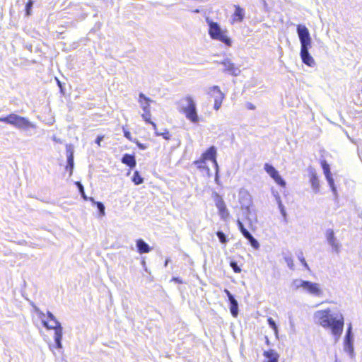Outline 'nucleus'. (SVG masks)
<instances>
[{
    "instance_id": "obj_24",
    "label": "nucleus",
    "mask_w": 362,
    "mask_h": 362,
    "mask_svg": "<svg viewBox=\"0 0 362 362\" xmlns=\"http://www.w3.org/2000/svg\"><path fill=\"white\" fill-rule=\"evenodd\" d=\"M310 182L314 190L318 191L320 188V182L317 176L316 173L314 170H311L309 174Z\"/></svg>"
},
{
    "instance_id": "obj_31",
    "label": "nucleus",
    "mask_w": 362,
    "mask_h": 362,
    "mask_svg": "<svg viewBox=\"0 0 362 362\" xmlns=\"http://www.w3.org/2000/svg\"><path fill=\"white\" fill-rule=\"evenodd\" d=\"M33 5V1H28L25 6V16L28 17L31 15V9Z\"/></svg>"
},
{
    "instance_id": "obj_13",
    "label": "nucleus",
    "mask_w": 362,
    "mask_h": 362,
    "mask_svg": "<svg viewBox=\"0 0 362 362\" xmlns=\"http://www.w3.org/2000/svg\"><path fill=\"white\" fill-rule=\"evenodd\" d=\"M320 164H321L322 168L323 169V172L325 175V177L329 182V185L332 188H334V180L332 177L329 164L327 163V161L325 160H321Z\"/></svg>"
},
{
    "instance_id": "obj_2",
    "label": "nucleus",
    "mask_w": 362,
    "mask_h": 362,
    "mask_svg": "<svg viewBox=\"0 0 362 362\" xmlns=\"http://www.w3.org/2000/svg\"><path fill=\"white\" fill-rule=\"evenodd\" d=\"M217 151L215 146H211L209 147L204 152H203L200 158L196 159L193 164L202 173H204L208 177L211 176V173L209 168L206 165L207 160H211L214 164L216 175L215 180L218 182V164L216 160Z\"/></svg>"
},
{
    "instance_id": "obj_27",
    "label": "nucleus",
    "mask_w": 362,
    "mask_h": 362,
    "mask_svg": "<svg viewBox=\"0 0 362 362\" xmlns=\"http://www.w3.org/2000/svg\"><path fill=\"white\" fill-rule=\"evenodd\" d=\"M326 237L328 243L336 250L338 248L336 238L333 230L329 229L326 232Z\"/></svg>"
},
{
    "instance_id": "obj_16",
    "label": "nucleus",
    "mask_w": 362,
    "mask_h": 362,
    "mask_svg": "<svg viewBox=\"0 0 362 362\" xmlns=\"http://www.w3.org/2000/svg\"><path fill=\"white\" fill-rule=\"evenodd\" d=\"M143 111H148L151 110V103L152 102V100L148 97H146L144 93H140L139 95V100H138Z\"/></svg>"
},
{
    "instance_id": "obj_5",
    "label": "nucleus",
    "mask_w": 362,
    "mask_h": 362,
    "mask_svg": "<svg viewBox=\"0 0 362 362\" xmlns=\"http://www.w3.org/2000/svg\"><path fill=\"white\" fill-rule=\"evenodd\" d=\"M0 122L13 125L18 129H28L35 127L27 118L14 113H11L6 117H0Z\"/></svg>"
},
{
    "instance_id": "obj_43",
    "label": "nucleus",
    "mask_w": 362,
    "mask_h": 362,
    "mask_svg": "<svg viewBox=\"0 0 362 362\" xmlns=\"http://www.w3.org/2000/svg\"><path fill=\"white\" fill-rule=\"evenodd\" d=\"M136 145H137V146H138L140 149H145V148H146V146H145L144 144H142L139 143V141H136Z\"/></svg>"
},
{
    "instance_id": "obj_11",
    "label": "nucleus",
    "mask_w": 362,
    "mask_h": 362,
    "mask_svg": "<svg viewBox=\"0 0 362 362\" xmlns=\"http://www.w3.org/2000/svg\"><path fill=\"white\" fill-rule=\"evenodd\" d=\"M264 168L267 174L275 181V182L282 187H286V182L279 175V172L275 169L274 166L269 163H265Z\"/></svg>"
},
{
    "instance_id": "obj_8",
    "label": "nucleus",
    "mask_w": 362,
    "mask_h": 362,
    "mask_svg": "<svg viewBox=\"0 0 362 362\" xmlns=\"http://www.w3.org/2000/svg\"><path fill=\"white\" fill-rule=\"evenodd\" d=\"M213 198L221 218L224 221L227 220L230 216V213L222 197L218 193L214 192Z\"/></svg>"
},
{
    "instance_id": "obj_42",
    "label": "nucleus",
    "mask_w": 362,
    "mask_h": 362,
    "mask_svg": "<svg viewBox=\"0 0 362 362\" xmlns=\"http://www.w3.org/2000/svg\"><path fill=\"white\" fill-rule=\"evenodd\" d=\"M247 108L249 109V110H255V106L252 103H248L247 104Z\"/></svg>"
},
{
    "instance_id": "obj_9",
    "label": "nucleus",
    "mask_w": 362,
    "mask_h": 362,
    "mask_svg": "<svg viewBox=\"0 0 362 362\" xmlns=\"http://www.w3.org/2000/svg\"><path fill=\"white\" fill-rule=\"evenodd\" d=\"M344 350L348 353L350 357H353L354 354V334L352 332V326L350 323L348 326L344 339Z\"/></svg>"
},
{
    "instance_id": "obj_25",
    "label": "nucleus",
    "mask_w": 362,
    "mask_h": 362,
    "mask_svg": "<svg viewBox=\"0 0 362 362\" xmlns=\"http://www.w3.org/2000/svg\"><path fill=\"white\" fill-rule=\"evenodd\" d=\"M141 117L146 124H150L154 131L157 130V124L151 120V110L144 111L141 114Z\"/></svg>"
},
{
    "instance_id": "obj_4",
    "label": "nucleus",
    "mask_w": 362,
    "mask_h": 362,
    "mask_svg": "<svg viewBox=\"0 0 362 362\" xmlns=\"http://www.w3.org/2000/svg\"><path fill=\"white\" fill-rule=\"evenodd\" d=\"M206 22L209 25V35L211 39L218 40L227 46H231L232 42L226 34V30H221L217 23L211 20L206 19Z\"/></svg>"
},
{
    "instance_id": "obj_10",
    "label": "nucleus",
    "mask_w": 362,
    "mask_h": 362,
    "mask_svg": "<svg viewBox=\"0 0 362 362\" xmlns=\"http://www.w3.org/2000/svg\"><path fill=\"white\" fill-rule=\"evenodd\" d=\"M210 95L214 99V108L216 110H219L225 98L224 93L218 86H214L210 88Z\"/></svg>"
},
{
    "instance_id": "obj_29",
    "label": "nucleus",
    "mask_w": 362,
    "mask_h": 362,
    "mask_svg": "<svg viewBox=\"0 0 362 362\" xmlns=\"http://www.w3.org/2000/svg\"><path fill=\"white\" fill-rule=\"evenodd\" d=\"M132 180L136 185H139L143 183V182H144V179L141 177V176L140 175V174L138 171H135L134 173Z\"/></svg>"
},
{
    "instance_id": "obj_26",
    "label": "nucleus",
    "mask_w": 362,
    "mask_h": 362,
    "mask_svg": "<svg viewBox=\"0 0 362 362\" xmlns=\"http://www.w3.org/2000/svg\"><path fill=\"white\" fill-rule=\"evenodd\" d=\"M244 18V9L240 6H235V12L233 15V19L235 21L241 22Z\"/></svg>"
},
{
    "instance_id": "obj_28",
    "label": "nucleus",
    "mask_w": 362,
    "mask_h": 362,
    "mask_svg": "<svg viewBox=\"0 0 362 362\" xmlns=\"http://www.w3.org/2000/svg\"><path fill=\"white\" fill-rule=\"evenodd\" d=\"M47 318L49 320V325H56L57 327L61 323L56 319L55 316L49 311L47 313Z\"/></svg>"
},
{
    "instance_id": "obj_40",
    "label": "nucleus",
    "mask_w": 362,
    "mask_h": 362,
    "mask_svg": "<svg viewBox=\"0 0 362 362\" xmlns=\"http://www.w3.org/2000/svg\"><path fill=\"white\" fill-rule=\"evenodd\" d=\"M104 136H98L95 139V143L98 145V146H100V142L103 141Z\"/></svg>"
},
{
    "instance_id": "obj_18",
    "label": "nucleus",
    "mask_w": 362,
    "mask_h": 362,
    "mask_svg": "<svg viewBox=\"0 0 362 362\" xmlns=\"http://www.w3.org/2000/svg\"><path fill=\"white\" fill-rule=\"evenodd\" d=\"M221 64H223L224 66L223 71L227 72L230 74L236 75V71L238 69L230 59H224L223 62H221Z\"/></svg>"
},
{
    "instance_id": "obj_15",
    "label": "nucleus",
    "mask_w": 362,
    "mask_h": 362,
    "mask_svg": "<svg viewBox=\"0 0 362 362\" xmlns=\"http://www.w3.org/2000/svg\"><path fill=\"white\" fill-rule=\"evenodd\" d=\"M299 286L303 287L311 294H317L320 292L318 284L310 281H302Z\"/></svg>"
},
{
    "instance_id": "obj_20",
    "label": "nucleus",
    "mask_w": 362,
    "mask_h": 362,
    "mask_svg": "<svg viewBox=\"0 0 362 362\" xmlns=\"http://www.w3.org/2000/svg\"><path fill=\"white\" fill-rule=\"evenodd\" d=\"M66 153H67V165L66 166V168L69 170V175H71L73 173V168H74V151L71 148L69 147L66 149Z\"/></svg>"
},
{
    "instance_id": "obj_33",
    "label": "nucleus",
    "mask_w": 362,
    "mask_h": 362,
    "mask_svg": "<svg viewBox=\"0 0 362 362\" xmlns=\"http://www.w3.org/2000/svg\"><path fill=\"white\" fill-rule=\"evenodd\" d=\"M230 266L231 267L235 273H240L242 271L240 267L238 266L237 262L235 261H230Z\"/></svg>"
},
{
    "instance_id": "obj_17",
    "label": "nucleus",
    "mask_w": 362,
    "mask_h": 362,
    "mask_svg": "<svg viewBox=\"0 0 362 362\" xmlns=\"http://www.w3.org/2000/svg\"><path fill=\"white\" fill-rule=\"evenodd\" d=\"M229 302V308L231 315L236 317L238 315L239 309H238V303L235 299L234 296H227Z\"/></svg>"
},
{
    "instance_id": "obj_3",
    "label": "nucleus",
    "mask_w": 362,
    "mask_h": 362,
    "mask_svg": "<svg viewBox=\"0 0 362 362\" xmlns=\"http://www.w3.org/2000/svg\"><path fill=\"white\" fill-rule=\"evenodd\" d=\"M32 306L33 307V309L35 312L37 314L39 317L41 319L42 325L44 327H45L48 329H54V339L55 342L56 348L58 349H61L62 348V334H63V328L61 325H59L57 327L56 325H49V322L45 320V314L42 312L39 308H37L35 305H34L33 303H31Z\"/></svg>"
},
{
    "instance_id": "obj_38",
    "label": "nucleus",
    "mask_w": 362,
    "mask_h": 362,
    "mask_svg": "<svg viewBox=\"0 0 362 362\" xmlns=\"http://www.w3.org/2000/svg\"><path fill=\"white\" fill-rule=\"evenodd\" d=\"M279 207L280 209L281 214H282L284 218L286 220V212L284 205L281 202L279 204Z\"/></svg>"
},
{
    "instance_id": "obj_30",
    "label": "nucleus",
    "mask_w": 362,
    "mask_h": 362,
    "mask_svg": "<svg viewBox=\"0 0 362 362\" xmlns=\"http://www.w3.org/2000/svg\"><path fill=\"white\" fill-rule=\"evenodd\" d=\"M89 199L94 202V204L96 205L97 208L98 209L99 211H100V214L102 215V216H104L105 215V206L103 205V204L102 202H94L93 201V198L92 197H90Z\"/></svg>"
},
{
    "instance_id": "obj_44",
    "label": "nucleus",
    "mask_w": 362,
    "mask_h": 362,
    "mask_svg": "<svg viewBox=\"0 0 362 362\" xmlns=\"http://www.w3.org/2000/svg\"><path fill=\"white\" fill-rule=\"evenodd\" d=\"M226 294H227V295H229V294H230V293H229L227 290H226Z\"/></svg>"
},
{
    "instance_id": "obj_39",
    "label": "nucleus",
    "mask_w": 362,
    "mask_h": 362,
    "mask_svg": "<svg viewBox=\"0 0 362 362\" xmlns=\"http://www.w3.org/2000/svg\"><path fill=\"white\" fill-rule=\"evenodd\" d=\"M124 136L129 141H132V137L130 132L128 129L123 128Z\"/></svg>"
},
{
    "instance_id": "obj_12",
    "label": "nucleus",
    "mask_w": 362,
    "mask_h": 362,
    "mask_svg": "<svg viewBox=\"0 0 362 362\" xmlns=\"http://www.w3.org/2000/svg\"><path fill=\"white\" fill-rule=\"evenodd\" d=\"M238 228H239V230H240V232L242 233V234L243 235V236L247 238L251 245L255 248V249H257L259 247V243L257 242V240L247 230V229L244 227L243 223L240 221H238Z\"/></svg>"
},
{
    "instance_id": "obj_6",
    "label": "nucleus",
    "mask_w": 362,
    "mask_h": 362,
    "mask_svg": "<svg viewBox=\"0 0 362 362\" xmlns=\"http://www.w3.org/2000/svg\"><path fill=\"white\" fill-rule=\"evenodd\" d=\"M183 100L187 103V106L182 107L180 112L185 114L186 118L192 123H197L199 122V117L197 112L196 104L192 96L187 95L183 98Z\"/></svg>"
},
{
    "instance_id": "obj_36",
    "label": "nucleus",
    "mask_w": 362,
    "mask_h": 362,
    "mask_svg": "<svg viewBox=\"0 0 362 362\" xmlns=\"http://www.w3.org/2000/svg\"><path fill=\"white\" fill-rule=\"evenodd\" d=\"M76 185H77L78 189H79V192H81V196L83 197V198L85 199V200H87L88 198L86 196V194H85V192H84V188H83V186L81 185V183L80 182H76Z\"/></svg>"
},
{
    "instance_id": "obj_21",
    "label": "nucleus",
    "mask_w": 362,
    "mask_h": 362,
    "mask_svg": "<svg viewBox=\"0 0 362 362\" xmlns=\"http://www.w3.org/2000/svg\"><path fill=\"white\" fill-rule=\"evenodd\" d=\"M300 54L304 64L311 67L315 64L314 59L309 54V51H300Z\"/></svg>"
},
{
    "instance_id": "obj_19",
    "label": "nucleus",
    "mask_w": 362,
    "mask_h": 362,
    "mask_svg": "<svg viewBox=\"0 0 362 362\" xmlns=\"http://www.w3.org/2000/svg\"><path fill=\"white\" fill-rule=\"evenodd\" d=\"M122 163L130 168H133L136 165L134 155L125 153L122 158Z\"/></svg>"
},
{
    "instance_id": "obj_1",
    "label": "nucleus",
    "mask_w": 362,
    "mask_h": 362,
    "mask_svg": "<svg viewBox=\"0 0 362 362\" xmlns=\"http://www.w3.org/2000/svg\"><path fill=\"white\" fill-rule=\"evenodd\" d=\"M315 322L324 327L329 329L337 343L344 329V320L341 313H331L329 309L317 310L314 314Z\"/></svg>"
},
{
    "instance_id": "obj_23",
    "label": "nucleus",
    "mask_w": 362,
    "mask_h": 362,
    "mask_svg": "<svg viewBox=\"0 0 362 362\" xmlns=\"http://www.w3.org/2000/svg\"><path fill=\"white\" fill-rule=\"evenodd\" d=\"M264 356L268 359L267 362H278L279 355L273 349L265 351Z\"/></svg>"
},
{
    "instance_id": "obj_7",
    "label": "nucleus",
    "mask_w": 362,
    "mask_h": 362,
    "mask_svg": "<svg viewBox=\"0 0 362 362\" xmlns=\"http://www.w3.org/2000/svg\"><path fill=\"white\" fill-rule=\"evenodd\" d=\"M297 32L300 42V51H309L312 40L308 29L303 25H298Z\"/></svg>"
},
{
    "instance_id": "obj_41",
    "label": "nucleus",
    "mask_w": 362,
    "mask_h": 362,
    "mask_svg": "<svg viewBox=\"0 0 362 362\" xmlns=\"http://www.w3.org/2000/svg\"><path fill=\"white\" fill-rule=\"evenodd\" d=\"M172 281H175V282H177L178 284H182L183 283V281L178 278V277H173L172 279H171Z\"/></svg>"
},
{
    "instance_id": "obj_35",
    "label": "nucleus",
    "mask_w": 362,
    "mask_h": 362,
    "mask_svg": "<svg viewBox=\"0 0 362 362\" xmlns=\"http://www.w3.org/2000/svg\"><path fill=\"white\" fill-rule=\"evenodd\" d=\"M154 132H155V134L156 136H162L163 138L165 139V140L170 139V134L168 131H165V132H163V133H159L157 129L156 131H154Z\"/></svg>"
},
{
    "instance_id": "obj_37",
    "label": "nucleus",
    "mask_w": 362,
    "mask_h": 362,
    "mask_svg": "<svg viewBox=\"0 0 362 362\" xmlns=\"http://www.w3.org/2000/svg\"><path fill=\"white\" fill-rule=\"evenodd\" d=\"M298 259H299L300 262H301V264L304 266V267L307 269H309V267H308L302 252H300V255L298 256Z\"/></svg>"
},
{
    "instance_id": "obj_22",
    "label": "nucleus",
    "mask_w": 362,
    "mask_h": 362,
    "mask_svg": "<svg viewBox=\"0 0 362 362\" xmlns=\"http://www.w3.org/2000/svg\"><path fill=\"white\" fill-rule=\"evenodd\" d=\"M136 247L139 253L144 254L150 252L151 248L149 245L146 243L142 239H139L136 240Z\"/></svg>"
},
{
    "instance_id": "obj_34",
    "label": "nucleus",
    "mask_w": 362,
    "mask_h": 362,
    "mask_svg": "<svg viewBox=\"0 0 362 362\" xmlns=\"http://www.w3.org/2000/svg\"><path fill=\"white\" fill-rule=\"evenodd\" d=\"M267 322L269 327L275 332V333H277L278 329L275 321L272 317H269L267 319Z\"/></svg>"
},
{
    "instance_id": "obj_32",
    "label": "nucleus",
    "mask_w": 362,
    "mask_h": 362,
    "mask_svg": "<svg viewBox=\"0 0 362 362\" xmlns=\"http://www.w3.org/2000/svg\"><path fill=\"white\" fill-rule=\"evenodd\" d=\"M216 235L218 236V238L219 239V241L222 244H226L228 242V240L227 239V238H226V235L222 231H220V230L217 231L216 232Z\"/></svg>"
},
{
    "instance_id": "obj_14",
    "label": "nucleus",
    "mask_w": 362,
    "mask_h": 362,
    "mask_svg": "<svg viewBox=\"0 0 362 362\" xmlns=\"http://www.w3.org/2000/svg\"><path fill=\"white\" fill-rule=\"evenodd\" d=\"M299 286L303 287L311 294H317L320 292L318 284L310 281H302Z\"/></svg>"
}]
</instances>
